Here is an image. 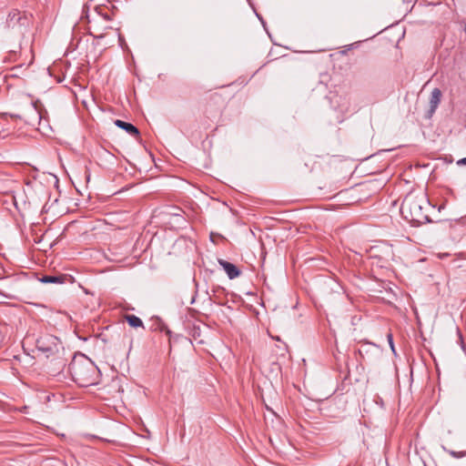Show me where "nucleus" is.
Masks as SVG:
<instances>
[{"instance_id": "1", "label": "nucleus", "mask_w": 466, "mask_h": 466, "mask_svg": "<svg viewBox=\"0 0 466 466\" xmlns=\"http://www.w3.org/2000/svg\"><path fill=\"white\" fill-rule=\"evenodd\" d=\"M429 207L430 202L425 194L410 193L402 201L400 212L406 220L424 224L430 220L427 213Z\"/></svg>"}, {"instance_id": "2", "label": "nucleus", "mask_w": 466, "mask_h": 466, "mask_svg": "<svg viewBox=\"0 0 466 466\" xmlns=\"http://www.w3.org/2000/svg\"><path fill=\"white\" fill-rule=\"evenodd\" d=\"M69 370L74 380L80 387H88L97 381L98 370L90 360H73Z\"/></svg>"}, {"instance_id": "3", "label": "nucleus", "mask_w": 466, "mask_h": 466, "mask_svg": "<svg viewBox=\"0 0 466 466\" xmlns=\"http://www.w3.org/2000/svg\"><path fill=\"white\" fill-rule=\"evenodd\" d=\"M60 340L56 336L45 334L36 339V348L46 354V357L58 352Z\"/></svg>"}, {"instance_id": "4", "label": "nucleus", "mask_w": 466, "mask_h": 466, "mask_svg": "<svg viewBox=\"0 0 466 466\" xmlns=\"http://www.w3.org/2000/svg\"><path fill=\"white\" fill-rule=\"evenodd\" d=\"M218 264L223 268L225 272L227 273L228 277L230 279H233L235 278H238L240 275V271L238 269V268L224 259H218Z\"/></svg>"}, {"instance_id": "5", "label": "nucleus", "mask_w": 466, "mask_h": 466, "mask_svg": "<svg viewBox=\"0 0 466 466\" xmlns=\"http://www.w3.org/2000/svg\"><path fill=\"white\" fill-rule=\"evenodd\" d=\"M115 125L124 130H126L129 135L137 137L139 134L138 129L132 124L127 123L120 119H116L115 121Z\"/></svg>"}, {"instance_id": "6", "label": "nucleus", "mask_w": 466, "mask_h": 466, "mask_svg": "<svg viewBox=\"0 0 466 466\" xmlns=\"http://www.w3.org/2000/svg\"><path fill=\"white\" fill-rule=\"evenodd\" d=\"M441 99V91L439 88H434L431 91L430 97L431 111L433 113L438 107Z\"/></svg>"}, {"instance_id": "7", "label": "nucleus", "mask_w": 466, "mask_h": 466, "mask_svg": "<svg viewBox=\"0 0 466 466\" xmlns=\"http://www.w3.org/2000/svg\"><path fill=\"white\" fill-rule=\"evenodd\" d=\"M125 319L127 321V323L133 328H140V327L143 328L144 327L143 321L138 317H137L135 315H126Z\"/></svg>"}, {"instance_id": "8", "label": "nucleus", "mask_w": 466, "mask_h": 466, "mask_svg": "<svg viewBox=\"0 0 466 466\" xmlns=\"http://www.w3.org/2000/svg\"><path fill=\"white\" fill-rule=\"evenodd\" d=\"M43 283H61V279L58 277L54 276H44L41 279Z\"/></svg>"}, {"instance_id": "9", "label": "nucleus", "mask_w": 466, "mask_h": 466, "mask_svg": "<svg viewBox=\"0 0 466 466\" xmlns=\"http://www.w3.org/2000/svg\"><path fill=\"white\" fill-rule=\"evenodd\" d=\"M453 458H463L466 456V451H448Z\"/></svg>"}, {"instance_id": "10", "label": "nucleus", "mask_w": 466, "mask_h": 466, "mask_svg": "<svg viewBox=\"0 0 466 466\" xmlns=\"http://www.w3.org/2000/svg\"><path fill=\"white\" fill-rule=\"evenodd\" d=\"M96 11L101 15L106 20H110V15L108 14H102L101 13V7L100 6H96Z\"/></svg>"}, {"instance_id": "11", "label": "nucleus", "mask_w": 466, "mask_h": 466, "mask_svg": "<svg viewBox=\"0 0 466 466\" xmlns=\"http://www.w3.org/2000/svg\"><path fill=\"white\" fill-rule=\"evenodd\" d=\"M388 340H389V343H390V346L391 348V350L394 351V344H393V340H392V335L390 333L388 334Z\"/></svg>"}, {"instance_id": "12", "label": "nucleus", "mask_w": 466, "mask_h": 466, "mask_svg": "<svg viewBox=\"0 0 466 466\" xmlns=\"http://www.w3.org/2000/svg\"><path fill=\"white\" fill-rule=\"evenodd\" d=\"M33 106H34V107H35V110L38 112V107H37L36 103H33Z\"/></svg>"}, {"instance_id": "13", "label": "nucleus", "mask_w": 466, "mask_h": 466, "mask_svg": "<svg viewBox=\"0 0 466 466\" xmlns=\"http://www.w3.org/2000/svg\"><path fill=\"white\" fill-rule=\"evenodd\" d=\"M460 162L466 164V157L462 158Z\"/></svg>"}]
</instances>
